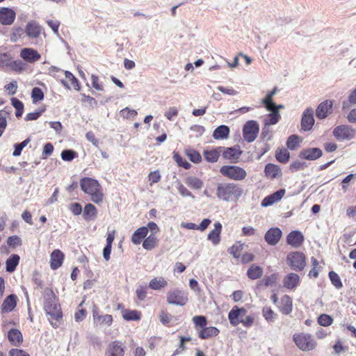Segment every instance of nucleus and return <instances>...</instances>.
<instances>
[{
    "instance_id": "1",
    "label": "nucleus",
    "mask_w": 356,
    "mask_h": 356,
    "mask_svg": "<svg viewBox=\"0 0 356 356\" xmlns=\"http://www.w3.org/2000/svg\"><path fill=\"white\" fill-rule=\"evenodd\" d=\"M44 309L51 325L54 327H58L63 319V312L58 298L51 289L45 290Z\"/></svg>"
},
{
    "instance_id": "2",
    "label": "nucleus",
    "mask_w": 356,
    "mask_h": 356,
    "mask_svg": "<svg viewBox=\"0 0 356 356\" xmlns=\"http://www.w3.org/2000/svg\"><path fill=\"white\" fill-rule=\"evenodd\" d=\"M243 190L233 182L219 184L216 188V196L226 202H237L243 195Z\"/></svg>"
},
{
    "instance_id": "3",
    "label": "nucleus",
    "mask_w": 356,
    "mask_h": 356,
    "mask_svg": "<svg viewBox=\"0 0 356 356\" xmlns=\"http://www.w3.org/2000/svg\"><path fill=\"white\" fill-rule=\"evenodd\" d=\"M81 190L90 197V200L99 204L103 201L104 193L97 180L90 177H83L80 180Z\"/></svg>"
},
{
    "instance_id": "4",
    "label": "nucleus",
    "mask_w": 356,
    "mask_h": 356,
    "mask_svg": "<svg viewBox=\"0 0 356 356\" xmlns=\"http://www.w3.org/2000/svg\"><path fill=\"white\" fill-rule=\"evenodd\" d=\"M192 321L197 336L201 339H209L218 336L220 333L219 329L216 327L207 326V319L204 316H195Z\"/></svg>"
},
{
    "instance_id": "5",
    "label": "nucleus",
    "mask_w": 356,
    "mask_h": 356,
    "mask_svg": "<svg viewBox=\"0 0 356 356\" xmlns=\"http://www.w3.org/2000/svg\"><path fill=\"white\" fill-rule=\"evenodd\" d=\"M247 310L244 307L234 306L228 314V319L232 326H237L241 323L245 327H250L254 323L252 316H245Z\"/></svg>"
},
{
    "instance_id": "6",
    "label": "nucleus",
    "mask_w": 356,
    "mask_h": 356,
    "mask_svg": "<svg viewBox=\"0 0 356 356\" xmlns=\"http://www.w3.org/2000/svg\"><path fill=\"white\" fill-rule=\"evenodd\" d=\"M293 341L296 346L302 351L314 350L317 346L316 340L309 333H296L293 335Z\"/></svg>"
},
{
    "instance_id": "7",
    "label": "nucleus",
    "mask_w": 356,
    "mask_h": 356,
    "mask_svg": "<svg viewBox=\"0 0 356 356\" xmlns=\"http://www.w3.org/2000/svg\"><path fill=\"white\" fill-rule=\"evenodd\" d=\"M287 265L295 271H302L307 265V258L302 252H289L286 257Z\"/></svg>"
},
{
    "instance_id": "8",
    "label": "nucleus",
    "mask_w": 356,
    "mask_h": 356,
    "mask_svg": "<svg viewBox=\"0 0 356 356\" xmlns=\"http://www.w3.org/2000/svg\"><path fill=\"white\" fill-rule=\"evenodd\" d=\"M220 172L223 177L234 181H243L247 177L246 170L238 165H222Z\"/></svg>"
},
{
    "instance_id": "9",
    "label": "nucleus",
    "mask_w": 356,
    "mask_h": 356,
    "mask_svg": "<svg viewBox=\"0 0 356 356\" xmlns=\"http://www.w3.org/2000/svg\"><path fill=\"white\" fill-rule=\"evenodd\" d=\"M189 300L188 293L184 290L174 289L166 294V301L170 305L185 306Z\"/></svg>"
},
{
    "instance_id": "10",
    "label": "nucleus",
    "mask_w": 356,
    "mask_h": 356,
    "mask_svg": "<svg viewBox=\"0 0 356 356\" xmlns=\"http://www.w3.org/2000/svg\"><path fill=\"white\" fill-rule=\"evenodd\" d=\"M332 133L335 138L339 140H350L356 136L355 129L346 124L336 127Z\"/></svg>"
},
{
    "instance_id": "11",
    "label": "nucleus",
    "mask_w": 356,
    "mask_h": 356,
    "mask_svg": "<svg viewBox=\"0 0 356 356\" xmlns=\"http://www.w3.org/2000/svg\"><path fill=\"white\" fill-rule=\"evenodd\" d=\"M258 132L259 125L254 120L247 122L243 129V138L248 143H251L256 139Z\"/></svg>"
},
{
    "instance_id": "12",
    "label": "nucleus",
    "mask_w": 356,
    "mask_h": 356,
    "mask_svg": "<svg viewBox=\"0 0 356 356\" xmlns=\"http://www.w3.org/2000/svg\"><path fill=\"white\" fill-rule=\"evenodd\" d=\"M125 346L118 340L110 342L106 348L104 356H124Z\"/></svg>"
},
{
    "instance_id": "13",
    "label": "nucleus",
    "mask_w": 356,
    "mask_h": 356,
    "mask_svg": "<svg viewBox=\"0 0 356 356\" xmlns=\"http://www.w3.org/2000/svg\"><path fill=\"white\" fill-rule=\"evenodd\" d=\"M65 79H60L62 85L67 89L70 90L73 88L75 90L79 91L81 86L79 80L69 71L64 72Z\"/></svg>"
},
{
    "instance_id": "14",
    "label": "nucleus",
    "mask_w": 356,
    "mask_h": 356,
    "mask_svg": "<svg viewBox=\"0 0 356 356\" xmlns=\"http://www.w3.org/2000/svg\"><path fill=\"white\" fill-rule=\"evenodd\" d=\"M92 317L94 324L97 326H107L110 327L113 322V318L112 315L111 314H104L101 315L99 314L97 311V308H95L92 310Z\"/></svg>"
},
{
    "instance_id": "15",
    "label": "nucleus",
    "mask_w": 356,
    "mask_h": 356,
    "mask_svg": "<svg viewBox=\"0 0 356 356\" xmlns=\"http://www.w3.org/2000/svg\"><path fill=\"white\" fill-rule=\"evenodd\" d=\"M332 100L327 99L321 102L316 110V118L320 120L327 118L332 113Z\"/></svg>"
},
{
    "instance_id": "16",
    "label": "nucleus",
    "mask_w": 356,
    "mask_h": 356,
    "mask_svg": "<svg viewBox=\"0 0 356 356\" xmlns=\"http://www.w3.org/2000/svg\"><path fill=\"white\" fill-rule=\"evenodd\" d=\"M20 57L25 61L33 63L41 58L40 54L36 50L33 48H23L20 51Z\"/></svg>"
},
{
    "instance_id": "17",
    "label": "nucleus",
    "mask_w": 356,
    "mask_h": 356,
    "mask_svg": "<svg viewBox=\"0 0 356 356\" xmlns=\"http://www.w3.org/2000/svg\"><path fill=\"white\" fill-rule=\"evenodd\" d=\"M277 307L282 314L289 315L293 311V300L289 295H284L281 297Z\"/></svg>"
},
{
    "instance_id": "18",
    "label": "nucleus",
    "mask_w": 356,
    "mask_h": 356,
    "mask_svg": "<svg viewBox=\"0 0 356 356\" xmlns=\"http://www.w3.org/2000/svg\"><path fill=\"white\" fill-rule=\"evenodd\" d=\"M314 124V111L312 108L305 110L301 120V127L304 131H309Z\"/></svg>"
},
{
    "instance_id": "19",
    "label": "nucleus",
    "mask_w": 356,
    "mask_h": 356,
    "mask_svg": "<svg viewBox=\"0 0 356 356\" xmlns=\"http://www.w3.org/2000/svg\"><path fill=\"white\" fill-rule=\"evenodd\" d=\"M304 236L300 231H292L286 236V243L293 248L300 247L304 242Z\"/></svg>"
},
{
    "instance_id": "20",
    "label": "nucleus",
    "mask_w": 356,
    "mask_h": 356,
    "mask_svg": "<svg viewBox=\"0 0 356 356\" xmlns=\"http://www.w3.org/2000/svg\"><path fill=\"white\" fill-rule=\"evenodd\" d=\"M282 235V232L280 228L272 227L266 232L264 238L268 245H275L279 242Z\"/></svg>"
},
{
    "instance_id": "21",
    "label": "nucleus",
    "mask_w": 356,
    "mask_h": 356,
    "mask_svg": "<svg viewBox=\"0 0 356 356\" xmlns=\"http://www.w3.org/2000/svg\"><path fill=\"white\" fill-rule=\"evenodd\" d=\"M15 11L9 8H0V23L3 25H10L15 19Z\"/></svg>"
},
{
    "instance_id": "22",
    "label": "nucleus",
    "mask_w": 356,
    "mask_h": 356,
    "mask_svg": "<svg viewBox=\"0 0 356 356\" xmlns=\"http://www.w3.org/2000/svg\"><path fill=\"white\" fill-rule=\"evenodd\" d=\"M300 276L295 273H290L283 279V286L284 288L293 290L300 285Z\"/></svg>"
},
{
    "instance_id": "23",
    "label": "nucleus",
    "mask_w": 356,
    "mask_h": 356,
    "mask_svg": "<svg viewBox=\"0 0 356 356\" xmlns=\"http://www.w3.org/2000/svg\"><path fill=\"white\" fill-rule=\"evenodd\" d=\"M65 258L63 252L57 249L54 250L50 255V267L52 270H56L60 268Z\"/></svg>"
},
{
    "instance_id": "24",
    "label": "nucleus",
    "mask_w": 356,
    "mask_h": 356,
    "mask_svg": "<svg viewBox=\"0 0 356 356\" xmlns=\"http://www.w3.org/2000/svg\"><path fill=\"white\" fill-rule=\"evenodd\" d=\"M322 156V151L317 147L305 149L300 152L299 156L306 160H315Z\"/></svg>"
},
{
    "instance_id": "25",
    "label": "nucleus",
    "mask_w": 356,
    "mask_h": 356,
    "mask_svg": "<svg viewBox=\"0 0 356 356\" xmlns=\"http://www.w3.org/2000/svg\"><path fill=\"white\" fill-rule=\"evenodd\" d=\"M285 194L284 189H280L279 191L273 193L266 197L262 200L261 205L263 207H268L273 204L274 203L280 201Z\"/></svg>"
},
{
    "instance_id": "26",
    "label": "nucleus",
    "mask_w": 356,
    "mask_h": 356,
    "mask_svg": "<svg viewBox=\"0 0 356 356\" xmlns=\"http://www.w3.org/2000/svg\"><path fill=\"white\" fill-rule=\"evenodd\" d=\"M7 337L9 342L14 346H19L23 342L22 334L18 329H10Z\"/></svg>"
},
{
    "instance_id": "27",
    "label": "nucleus",
    "mask_w": 356,
    "mask_h": 356,
    "mask_svg": "<svg viewBox=\"0 0 356 356\" xmlns=\"http://www.w3.org/2000/svg\"><path fill=\"white\" fill-rule=\"evenodd\" d=\"M221 152L223 158L229 160H237L242 154L238 147H222Z\"/></svg>"
},
{
    "instance_id": "28",
    "label": "nucleus",
    "mask_w": 356,
    "mask_h": 356,
    "mask_svg": "<svg viewBox=\"0 0 356 356\" xmlns=\"http://www.w3.org/2000/svg\"><path fill=\"white\" fill-rule=\"evenodd\" d=\"M17 296L11 294L7 296L1 305V312L8 313L12 312L17 305Z\"/></svg>"
},
{
    "instance_id": "29",
    "label": "nucleus",
    "mask_w": 356,
    "mask_h": 356,
    "mask_svg": "<svg viewBox=\"0 0 356 356\" xmlns=\"http://www.w3.org/2000/svg\"><path fill=\"white\" fill-rule=\"evenodd\" d=\"M148 234V228L143 226L138 228L132 234L131 241L134 245L140 244Z\"/></svg>"
},
{
    "instance_id": "30",
    "label": "nucleus",
    "mask_w": 356,
    "mask_h": 356,
    "mask_svg": "<svg viewBox=\"0 0 356 356\" xmlns=\"http://www.w3.org/2000/svg\"><path fill=\"white\" fill-rule=\"evenodd\" d=\"M222 231V225L217 222L214 224V229L211 230L208 236L207 239L214 245H218L220 241V233Z\"/></svg>"
},
{
    "instance_id": "31",
    "label": "nucleus",
    "mask_w": 356,
    "mask_h": 356,
    "mask_svg": "<svg viewBox=\"0 0 356 356\" xmlns=\"http://www.w3.org/2000/svg\"><path fill=\"white\" fill-rule=\"evenodd\" d=\"M264 172L266 176L271 179L282 176L280 168L273 163L266 164L265 166Z\"/></svg>"
},
{
    "instance_id": "32",
    "label": "nucleus",
    "mask_w": 356,
    "mask_h": 356,
    "mask_svg": "<svg viewBox=\"0 0 356 356\" xmlns=\"http://www.w3.org/2000/svg\"><path fill=\"white\" fill-rule=\"evenodd\" d=\"M222 147H219L216 149H212L209 150H204L203 156L204 159L209 163H215L219 159L220 154L222 152Z\"/></svg>"
},
{
    "instance_id": "33",
    "label": "nucleus",
    "mask_w": 356,
    "mask_h": 356,
    "mask_svg": "<svg viewBox=\"0 0 356 356\" xmlns=\"http://www.w3.org/2000/svg\"><path fill=\"white\" fill-rule=\"evenodd\" d=\"M263 268L261 266L254 264L249 267L246 274L249 279L254 280L261 278L263 275Z\"/></svg>"
},
{
    "instance_id": "34",
    "label": "nucleus",
    "mask_w": 356,
    "mask_h": 356,
    "mask_svg": "<svg viewBox=\"0 0 356 356\" xmlns=\"http://www.w3.org/2000/svg\"><path fill=\"white\" fill-rule=\"evenodd\" d=\"M41 32L40 26L34 21L29 22L26 26V33L30 38H38Z\"/></svg>"
},
{
    "instance_id": "35",
    "label": "nucleus",
    "mask_w": 356,
    "mask_h": 356,
    "mask_svg": "<svg viewBox=\"0 0 356 356\" xmlns=\"http://www.w3.org/2000/svg\"><path fill=\"white\" fill-rule=\"evenodd\" d=\"M159 239L155 234H151L146 236L143 241V248L146 250H152L157 247Z\"/></svg>"
},
{
    "instance_id": "36",
    "label": "nucleus",
    "mask_w": 356,
    "mask_h": 356,
    "mask_svg": "<svg viewBox=\"0 0 356 356\" xmlns=\"http://www.w3.org/2000/svg\"><path fill=\"white\" fill-rule=\"evenodd\" d=\"M245 244L241 241H236L229 249L228 252L237 260L239 259L242 255L241 252L244 248Z\"/></svg>"
},
{
    "instance_id": "37",
    "label": "nucleus",
    "mask_w": 356,
    "mask_h": 356,
    "mask_svg": "<svg viewBox=\"0 0 356 356\" xmlns=\"http://www.w3.org/2000/svg\"><path fill=\"white\" fill-rule=\"evenodd\" d=\"M168 285L167 280L163 277H154L149 283V287L153 290H161Z\"/></svg>"
},
{
    "instance_id": "38",
    "label": "nucleus",
    "mask_w": 356,
    "mask_h": 356,
    "mask_svg": "<svg viewBox=\"0 0 356 356\" xmlns=\"http://www.w3.org/2000/svg\"><path fill=\"white\" fill-rule=\"evenodd\" d=\"M97 214V210L96 207L92 204H87L83 209V218L88 221L91 220H94Z\"/></svg>"
},
{
    "instance_id": "39",
    "label": "nucleus",
    "mask_w": 356,
    "mask_h": 356,
    "mask_svg": "<svg viewBox=\"0 0 356 356\" xmlns=\"http://www.w3.org/2000/svg\"><path fill=\"white\" fill-rule=\"evenodd\" d=\"M20 257L19 255L13 254L6 261V269L7 272L13 273L19 264Z\"/></svg>"
},
{
    "instance_id": "40",
    "label": "nucleus",
    "mask_w": 356,
    "mask_h": 356,
    "mask_svg": "<svg viewBox=\"0 0 356 356\" xmlns=\"http://www.w3.org/2000/svg\"><path fill=\"white\" fill-rule=\"evenodd\" d=\"M122 317L125 321H139L142 317V314L138 310L124 309L122 312Z\"/></svg>"
},
{
    "instance_id": "41",
    "label": "nucleus",
    "mask_w": 356,
    "mask_h": 356,
    "mask_svg": "<svg viewBox=\"0 0 356 356\" xmlns=\"http://www.w3.org/2000/svg\"><path fill=\"white\" fill-rule=\"evenodd\" d=\"M229 134V129L227 126L220 125L213 133V137L216 140L225 139Z\"/></svg>"
},
{
    "instance_id": "42",
    "label": "nucleus",
    "mask_w": 356,
    "mask_h": 356,
    "mask_svg": "<svg viewBox=\"0 0 356 356\" xmlns=\"http://www.w3.org/2000/svg\"><path fill=\"white\" fill-rule=\"evenodd\" d=\"M262 316L268 323L273 322L276 317L277 314L269 306H264L261 310Z\"/></svg>"
},
{
    "instance_id": "43",
    "label": "nucleus",
    "mask_w": 356,
    "mask_h": 356,
    "mask_svg": "<svg viewBox=\"0 0 356 356\" xmlns=\"http://www.w3.org/2000/svg\"><path fill=\"white\" fill-rule=\"evenodd\" d=\"M26 68V64L23 63L21 60H13L12 58L10 65H9L8 69L11 70L12 71L21 73Z\"/></svg>"
},
{
    "instance_id": "44",
    "label": "nucleus",
    "mask_w": 356,
    "mask_h": 356,
    "mask_svg": "<svg viewBox=\"0 0 356 356\" xmlns=\"http://www.w3.org/2000/svg\"><path fill=\"white\" fill-rule=\"evenodd\" d=\"M185 181L189 187L193 189H200L203 186L202 181L195 177H188Z\"/></svg>"
},
{
    "instance_id": "45",
    "label": "nucleus",
    "mask_w": 356,
    "mask_h": 356,
    "mask_svg": "<svg viewBox=\"0 0 356 356\" xmlns=\"http://www.w3.org/2000/svg\"><path fill=\"white\" fill-rule=\"evenodd\" d=\"M275 157L279 162L286 163L289 160L290 154L286 149L282 148L277 150Z\"/></svg>"
},
{
    "instance_id": "46",
    "label": "nucleus",
    "mask_w": 356,
    "mask_h": 356,
    "mask_svg": "<svg viewBox=\"0 0 356 356\" xmlns=\"http://www.w3.org/2000/svg\"><path fill=\"white\" fill-rule=\"evenodd\" d=\"M11 104L16 110L15 116L17 118L22 117L24 112V104L15 97L11 99Z\"/></svg>"
},
{
    "instance_id": "47",
    "label": "nucleus",
    "mask_w": 356,
    "mask_h": 356,
    "mask_svg": "<svg viewBox=\"0 0 356 356\" xmlns=\"http://www.w3.org/2000/svg\"><path fill=\"white\" fill-rule=\"evenodd\" d=\"M12 58L9 53H0V68L8 69Z\"/></svg>"
},
{
    "instance_id": "48",
    "label": "nucleus",
    "mask_w": 356,
    "mask_h": 356,
    "mask_svg": "<svg viewBox=\"0 0 356 356\" xmlns=\"http://www.w3.org/2000/svg\"><path fill=\"white\" fill-rule=\"evenodd\" d=\"M173 159L179 166L186 170L189 169L191 166V165L177 152L173 153Z\"/></svg>"
},
{
    "instance_id": "49",
    "label": "nucleus",
    "mask_w": 356,
    "mask_h": 356,
    "mask_svg": "<svg viewBox=\"0 0 356 356\" xmlns=\"http://www.w3.org/2000/svg\"><path fill=\"white\" fill-rule=\"evenodd\" d=\"M300 140L299 136L296 135H292L289 136L286 141V146L291 150L296 149L300 144Z\"/></svg>"
},
{
    "instance_id": "50",
    "label": "nucleus",
    "mask_w": 356,
    "mask_h": 356,
    "mask_svg": "<svg viewBox=\"0 0 356 356\" xmlns=\"http://www.w3.org/2000/svg\"><path fill=\"white\" fill-rule=\"evenodd\" d=\"M317 322L321 326L327 327L332 324L333 318L328 314H322L318 317Z\"/></svg>"
},
{
    "instance_id": "51",
    "label": "nucleus",
    "mask_w": 356,
    "mask_h": 356,
    "mask_svg": "<svg viewBox=\"0 0 356 356\" xmlns=\"http://www.w3.org/2000/svg\"><path fill=\"white\" fill-rule=\"evenodd\" d=\"M311 261L312 268L309 272L308 276L309 277L316 278L318 276V270L320 268L318 260L314 257H312Z\"/></svg>"
},
{
    "instance_id": "52",
    "label": "nucleus",
    "mask_w": 356,
    "mask_h": 356,
    "mask_svg": "<svg viewBox=\"0 0 356 356\" xmlns=\"http://www.w3.org/2000/svg\"><path fill=\"white\" fill-rule=\"evenodd\" d=\"M329 278L332 282V284L338 289H341L343 287V284L341 281L340 277L339 275L334 272L330 271L328 274Z\"/></svg>"
},
{
    "instance_id": "53",
    "label": "nucleus",
    "mask_w": 356,
    "mask_h": 356,
    "mask_svg": "<svg viewBox=\"0 0 356 356\" xmlns=\"http://www.w3.org/2000/svg\"><path fill=\"white\" fill-rule=\"evenodd\" d=\"M279 275L277 273H273L268 276H266L262 282L265 286L275 285L278 281Z\"/></svg>"
},
{
    "instance_id": "54",
    "label": "nucleus",
    "mask_w": 356,
    "mask_h": 356,
    "mask_svg": "<svg viewBox=\"0 0 356 356\" xmlns=\"http://www.w3.org/2000/svg\"><path fill=\"white\" fill-rule=\"evenodd\" d=\"M186 154L189 159L193 163H198L202 161L200 154L195 149H188L186 151Z\"/></svg>"
},
{
    "instance_id": "55",
    "label": "nucleus",
    "mask_w": 356,
    "mask_h": 356,
    "mask_svg": "<svg viewBox=\"0 0 356 356\" xmlns=\"http://www.w3.org/2000/svg\"><path fill=\"white\" fill-rule=\"evenodd\" d=\"M31 98L33 103L42 101L44 99V92L42 89L38 87L33 88L31 92Z\"/></svg>"
},
{
    "instance_id": "56",
    "label": "nucleus",
    "mask_w": 356,
    "mask_h": 356,
    "mask_svg": "<svg viewBox=\"0 0 356 356\" xmlns=\"http://www.w3.org/2000/svg\"><path fill=\"white\" fill-rule=\"evenodd\" d=\"M64 72H65V70H63L56 66H51L48 69V74L54 77L57 79H59L62 78V76L64 75Z\"/></svg>"
},
{
    "instance_id": "57",
    "label": "nucleus",
    "mask_w": 356,
    "mask_h": 356,
    "mask_svg": "<svg viewBox=\"0 0 356 356\" xmlns=\"http://www.w3.org/2000/svg\"><path fill=\"white\" fill-rule=\"evenodd\" d=\"M30 138H26L20 143L15 145V149L13 152L14 156H18L21 154L22 149L30 143Z\"/></svg>"
},
{
    "instance_id": "58",
    "label": "nucleus",
    "mask_w": 356,
    "mask_h": 356,
    "mask_svg": "<svg viewBox=\"0 0 356 356\" xmlns=\"http://www.w3.org/2000/svg\"><path fill=\"white\" fill-rule=\"evenodd\" d=\"M77 156V153L72 149H65L61 152V158L65 161H71Z\"/></svg>"
},
{
    "instance_id": "59",
    "label": "nucleus",
    "mask_w": 356,
    "mask_h": 356,
    "mask_svg": "<svg viewBox=\"0 0 356 356\" xmlns=\"http://www.w3.org/2000/svg\"><path fill=\"white\" fill-rule=\"evenodd\" d=\"M159 321L164 325H168L172 321V316L166 311H161L159 314Z\"/></svg>"
},
{
    "instance_id": "60",
    "label": "nucleus",
    "mask_w": 356,
    "mask_h": 356,
    "mask_svg": "<svg viewBox=\"0 0 356 356\" xmlns=\"http://www.w3.org/2000/svg\"><path fill=\"white\" fill-rule=\"evenodd\" d=\"M7 243L10 247L15 248L16 247L21 246L22 243L21 238L18 236L13 235L8 238Z\"/></svg>"
},
{
    "instance_id": "61",
    "label": "nucleus",
    "mask_w": 356,
    "mask_h": 356,
    "mask_svg": "<svg viewBox=\"0 0 356 356\" xmlns=\"http://www.w3.org/2000/svg\"><path fill=\"white\" fill-rule=\"evenodd\" d=\"M262 102L263 104L265 105L266 108H267V110L268 111H270L272 112H275V111H278V109L280 108H282V105H280L278 106H277L273 102V99H270V101L267 100V98H264L263 100H262Z\"/></svg>"
},
{
    "instance_id": "62",
    "label": "nucleus",
    "mask_w": 356,
    "mask_h": 356,
    "mask_svg": "<svg viewBox=\"0 0 356 356\" xmlns=\"http://www.w3.org/2000/svg\"><path fill=\"white\" fill-rule=\"evenodd\" d=\"M91 83L92 86L95 90L98 91H103L104 90V86L102 83L99 81V76L95 74L91 75Z\"/></svg>"
},
{
    "instance_id": "63",
    "label": "nucleus",
    "mask_w": 356,
    "mask_h": 356,
    "mask_svg": "<svg viewBox=\"0 0 356 356\" xmlns=\"http://www.w3.org/2000/svg\"><path fill=\"white\" fill-rule=\"evenodd\" d=\"M149 184L152 186L154 184L158 183L160 181L161 176L159 170H155L151 172L148 176Z\"/></svg>"
},
{
    "instance_id": "64",
    "label": "nucleus",
    "mask_w": 356,
    "mask_h": 356,
    "mask_svg": "<svg viewBox=\"0 0 356 356\" xmlns=\"http://www.w3.org/2000/svg\"><path fill=\"white\" fill-rule=\"evenodd\" d=\"M254 254H252V252H245L243 254H242V255L241 256V257L239 258V261L242 263V264H248V263H250L252 261H253L254 260Z\"/></svg>"
}]
</instances>
